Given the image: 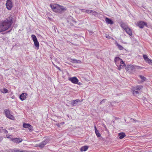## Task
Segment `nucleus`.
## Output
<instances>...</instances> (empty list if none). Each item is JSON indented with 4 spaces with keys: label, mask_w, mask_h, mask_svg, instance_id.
<instances>
[{
    "label": "nucleus",
    "mask_w": 152,
    "mask_h": 152,
    "mask_svg": "<svg viewBox=\"0 0 152 152\" xmlns=\"http://www.w3.org/2000/svg\"><path fill=\"white\" fill-rule=\"evenodd\" d=\"M12 23L11 16L0 23V32L5 31L8 29L11 26Z\"/></svg>",
    "instance_id": "obj_1"
},
{
    "label": "nucleus",
    "mask_w": 152,
    "mask_h": 152,
    "mask_svg": "<svg viewBox=\"0 0 152 152\" xmlns=\"http://www.w3.org/2000/svg\"><path fill=\"white\" fill-rule=\"evenodd\" d=\"M50 6L53 11L58 13L66 10V8L57 4H50Z\"/></svg>",
    "instance_id": "obj_2"
},
{
    "label": "nucleus",
    "mask_w": 152,
    "mask_h": 152,
    "mask_svg": "<svg viewBox=\"0 0 152 152\" xmlns=\"http://www.w3.org/2000/svg\"><path fill=\"white\" fill-rule=\"evenodd\" d=\"M115 62L116 65L118 67V69L120 70L123 68L125 64L122 59L118 57H116L115 59Z\"/></svg>",
    "instance_id": "obj_3"
},
{
    "label": "nucleus",
    "mask_w": 152,
    "mask_h": 152,
    "mask_svg": "<svg viewBox=\"0 0 152 152\" xmlns=\"http://www.w3.org/2000/svg\"><path fill=\"white\" fill-rule=\"evenodd\" d=\"M143 88L141 85H139L135 86L132 88L133 94L134 96H137L140 92V90Z\"/></svg>",
    "instance_id": "obj_4"
},
{
    "label": "nucleus",
    "mask_w": 152,
    "mask_h": 152,
    "mask_svg": "<svg viewBox=\"0 0 152 152\" xmlns=\"http://www.w3.org/2000/svg\"><path fill=\"white\" fill-rule=\"evenodd\" d=\"M4 111L5 115L7 118L12 120L14 119V118L13 116L10 114V111L9 110L6 109L4 110Z\"/></svg>",
    "instance_id": "obj_5"
},
{
    "label": "nucleus",
    "mask_w": 152,
    "mask_h": 152,
    "mask_svg": "<svg viewBox=\"0 0 152 152\" xmlns=\"http://www.w3.org/2000/svg\"><path fill=\"white\" fill-rule=\"evenodd\" d=\"M31 37L32 38L33 41L34 42V44L35 46L38 47V48L39 46V42L37 41L36 36L34 34H32L31 35Z\"/></svg>",
    "instance_id": "obj_6"
},
{
    "label": "nucleus",
    "mask_w": 152,
    "mask_h": 152,
    "mask_svg": "<svg viewBox=\"0 0 152 152\" xmlns=\"http://www.w3.org/2000/svg\"><path fill=\"white\" fill-rule=\"evenodd\" d=\"M137 26L140 28H142L144 26H147L146 23L142 21H140L137 23Z\"/></svg>",
    "instance_id": "obj_7"
},
{
    "label": "nucleus",
    "mask_w": 152,
    "mask_h": 152,
    "mask_svg": "<svg viewBox=\"0 0 152 152\" xmlns=\"http://www.w3.org/2000/svg\"><path fill=\"white\" fill-rule=\"evenodd\" d=\"M6 5L8 10H10L12 7V4L11 0H7Z\"/></svg>",
    "instance_id": "obj_8"
},
{
    "label": "nucleus",
    "mask_w": 152,
    "mask_h": 152,
    "mask_svg": "<svg viewBox=\"0 0 152 152\" xmlns=\"http://www.w3.org/2000/svg\"><path fill=\"white\" fill-rule=\"evenodd\" d=\"M23 127L26 128H28L30 131H32L33 130L32 126L29 124L24 123L23 125Z\"/></svg>",
    "instance_id": "obj_9"
},
{
    "label": "nucleus",
    "mask_w": 152,
    "mask_h": 152,
    "mask_svg": "<svg viewBox=\"0 0 152 152\" xmlns=\"http://www.w3.org/2000/svg\"><path fill=\"white\" fill-rule=\"evenodd\" d=\"M48 142L49 140L48 139L45 140L41 143H39V147L40 148H42Z\"/></svg>",
    "instance_id": "obj_10"
},
{
    "label": "nucleus",
    "mask_w": 152,
    "mask_h": 152,
    "mask_svg": "<svg viewBox=\"0 0 152 152\" xmlns=\"http://www.w3.org/2000/svg\"><path fill=\"white\" fill-rule=\"evenodd\" d=\"M69 80L71 81L72 83L74 84L77 83L78 81V79L75 77H70L69 78Z\"/></svg>",
    "instance_id": "obj_11"
},
{
    "label": "nucleus",
    "mask_w": 152,
    "mask_h": 152,
    "mask_svg": "<svg viewBox=\"0 0 152 152\" xmlns=\"http://www.w3.org/2000/svg\"><path fill=\"white\" fill-rule=\"evenodd\" d=\"M11 140L15 143H19L21 142L23 140L22 139L20 138H14L11 139Z\"/></svg>",
    "instance_id": "obj_12"
},
{
    "label": "nucleus",
    "mask_w": 152,
    "mask_h": 152,
    "mask_svg": "<svg viewBox=\"0 0 152 152\" xmlns=\"http://www.w3.org/2000/svg\"><path fill=\"white\" fill-rule=\"evenodd\" d=\"M27 94L26 93H22L20 96V99L22 101H23L26 99V98Z\"/></svg>",
    "instance_id": "obj_13"
},
{
    "label": "nucleus",
    "mask_w": 152,
    "mask_h": 152,
    "mask_svg": "<svg viewBox=\"0 0 152 152\" xmlns=\"http://www.w3.org/2000/svg\"><path fill=\"white\" fill-rule=\"evenodd\" d=\"M125 31H126V32L130 36H132V31L131 29L128 27L124 29Z\"/></svg>",
    "instance_id": "obj_14"
},
{
    "label": "nucleus",
    "mask_w": 152,
    "mask_h": 152,
    "mask_svg": "<svg viewBox=\"0 0 152 152\" xmlns=\"http://www.w3.org/2000/svg\"><path fill=\"white\" fill-rule=\"evenodd\" d=\"M10 152H23L24 151L20 149L15 148L13 149H10Z\"/></svg>",
    "instance_id": "obj_15"
},
{
    "label": "nucleus",
    "mask_w": 152,
    "mask_h": 152,
    "mask_svg": "<svg viewBox=\"0 0 152 152\" xmlns=\"http://www.w3.org/2000/svg\"><path fill=\"white\" fill-rule=\"evenodd\" d=\"M80 102V100L78 99L73 100L71 102V104L73 106H75L76 105V104L78 102Z\"/></svg>",
    "instance_id": "obj_16"
},
{
    "label": "nucleus",
    "mask_w": 152,
    "mask_h": 152,
    "mask_svg": "<svg viewBox=\"0 0 152 152\" xmlns=\"http://www.w3.org/2000/svg\"><path fill=\"white\" fill-rule=\"evenodd\" d=\"M105 20L108 24H113V22L112 20L107 17L105 18Z\"/></svg>",
    "instance_id": "obj_17"
},
{
    "label": "nucleus",
    "mask_w": 152,
    "mask_h": 152,
    "mask_svg": "<svg viewBox=\"0 0 152 152\" xmlns=\"http://www.w3.org/2000/svg\"><path fill=\"white\" fill-rule=\"evenodd\" d=\"M88 147L87 146H84L80 148V151H86L88 149Z\"/></svg>",
    "instance_id": "obj_18"
},
{
    "label": "nucleus",
    "mask_w": 152,
    "mask_h": 152,
    "mask_svg": "<svg viewBox=\"0 0 152 152\" xmlns=\"http://www.w3.org/2000/svg\"><path fill=\"white\" fill-rule=\"evenodd\" d=\"M121 26L122 28H124V30L125 29V28H126L128 27L126 23L123 22H121Z\"/></svg>",
    "instance_id": "obj_19"
},
{
    "label": "nucleus",
    "mask_w": 152,
    "mask_h": 152,
    "mask_svg": "<svg viewBox=\"0 0 152 152\" xmlns=\"http://www.w3.org/2000/svg\"><path fill=\"white\" fill-rule=\"evenodd\" d=\"M118 136H119V138L120 139H122L125 137L126 136V135L124 133L121 132L118 134Z\"/></svg>",
    "instance_id": "obj_20"
},
{
    "label": "nucleus",
    "mask_w": 152,
    "mask_h": 152,
    "mask_svg": "<svg viewBox=\"0 0 152 152\" xmlns=\"http://www.w3.org/2000/svg\"><path fill=\"white\" fill-rule=\"evenodd\" d=\"M115 44L117 46L119 50H121L124 49V48L122 46L119 44L117 42L115 43Z\"/></svg>",
    "instance_id": "obj_21"
},
{
    "label": "nucleus",
    "mask_w": 152,
    "mask_h": 152,
    "mask_svg": "<svg viewBox=\"0 0 152 152\" xmlns=\"http://www.w3.org/2000/svg\"><path fill=\"white\" fill-rule=\"evenodd\" d=\"M71 62L72 63H73L80 64L81 62V61H80L76 59H72Z\"/></svg>",
    "instance_id": "obj_22"
},
{
    "label": "nucleus",
    "mask_w": 152,
    "mask_h": 152,
    "mask_svg": "<svg viewBox=\"0 0 152 152\" xmlns=\"http://www.w3.org/2000/svg\"><path fill=\"white\" fill-rule=\"evenodd\" d=\"M1 91L3 93L5 94L8 93V90L6 88H4L1 89Z\"/></svg>",
    "instance_id": "obj_23"
},
{
    "label": "nucleus",
    "mask_w": 152,
    "mask_h": 152,
    "mask_svg": "<svg viewBox=\"0 0 152 152\" xmlns=\"http://www.w3.org/2000/svg\"><path fill=\"white\" fill-rule=\"evenodd\" d=\"M139 76L141 79V81L142 82H143L144 81H145L146 80V78L145 77H144L142 75H140Z\"/></svg>",
    "instance_id": "obj_24"
},
{
    "label": "nucleus",
    "mask_w": 152,
    "mask_h": 152,
    "mask_svg": "<svg viewBox=\"0 0 152 152\" xmlns=\"http://www.w3.org/2000/svg\"><path fill=\"white\" fill-rule=\"evenodd\" d=\"M147 63L152 65V61L148 58L145 61Z\"/></svg>",
    "instance_id": "obj_25"
},
{
    "label": "nucleus",
    "mask_w": 152,
    "mask_h": 152,
    "mask_svg": "<svg viewBox=\"0 0 152 152\" xmlns=\"http://www.w3.org/2000/svg\"><path fill=\"white\" fill-rule=\"evenodd\" d=\"M135 67L133 65H130L128 68V69L129 70H133L134 69Z\"/></svg>",
    "instance_id": "obj_26"
},
{
    "label": "nucleus",
    "mask_w": 152,
    "mask_h": 152,
    "mask_svg": "<svg viewBox=\"0 0 152 152\" xmlns=\"http://www.w3.org/2000/svg\"><path fill=\"white\" fill-rule=\"evenodd\" d=\"M95 132V133H96L97 136L98 137H99L101 136V134L99 133V132L98 130H96V131Z\"/></svg>",
    "instance_id": "obj_27"
},
{
    "label": "nucleus",
    "mask_w": 152,
    "mask_h": 152,
    "mask_svg": "<svg viewBox=\"0 0 152 152\" xmlns=\"http://www.w3.org/2000/svg\"><path fill=\"white\" fill-rule=\"evenodd\" d=\"M143 56L144 59L145 61L146 59H147L148 58V56L147 55H143Z\"/></svg>",
    "instance_id": "obj_28"
},
{
    "label": "nucleus",
    "mask_w": 152,
    "mask_h": 152,
    "mask_svg": "<svg viewBox=\"0 0 152 152\" xmlns=\"http://www.w3.org/2000/svg\"><path fill=\"white\" fill-rule=\"evenodd\" d=\"M92 11H93V10H87L86 11V12L87 13H91Z\"/></svg>",
    "instance_id": "obj_29"
},
{
    "label": "nucleus",
    "mask_w": 152,
    "mask_h": 152,
    "mask_svg": "<svg viewBox=\"0 0 152 152\" xmlns=\"http://www.w3.org/2000/svg\"><path fill=\"white\" fill-rule=\"evenodd\" d=\"M93 15H96L97 14V13L94 11L93 10V11L91 12Z\"/></svg>",
    "instance_id": "obj_30"
},
{
    "label": "nucleus",
    "mask_w": 152,
    "mask_h": 152,
    "mask_svg": "<svg viewBox=\"0 0 152 152\" xmlns=\"http://www.w3.org/2000/svg\"><path fill=\"white\" fill-rule=\"evenodd\" d=\"M2 130L3 132L5 134H7V133H8L7 131L5 129H2Z\"/></svg>",
    "instance_id": "obj_31"
},
{
    "label": "nucleus",
    "mask_w": 152,
    "mask_h": 152,
    "mask_svg": "<svg viewBox=\"0 0 152 152\" xmlns=\"http://www.w3.org/2000/svg\"><path fill=\"white\" fill-rule=\"evenodd\" d=\"M106 99H103L100 102V104H102L103 103H104L105 102V100Z\"/></svg>",
    "instance_id": "obj_32"
},
{
    "label": "nucleus",
    "mask_w": 152,
    "mask_h": 152,
    "mask_svg": "<svg viewBox=\"0 0 152 152\" xmlns=\"http://www.w3.org/2000/svg\"><path fill=\"white\" fill-rule=\"evenodd\" d=\"M106 37L107 38L110 39L111 37L108 35H106Z\"/></svg>",
    "instance_id": "obj_33"
},
{
    "label": "nucleus",
    "mask_w": 152,
    "mask_h": 152,
    "mask_svg": "<svg viewBox=\"0 0 152 152\" xmlns=\"http://www.w3.org/2000/svg\"><path fill=\"white\" fill-rule=\"evenodd\" d=\"M76 84H77L79 85H81L82 84V83L80 82H79L78 81L77 82V83H76Z\"/></svg>",
    "instance_id": "obj_34"
},
{
    "label": "nucleus",
    "mask_w": 152,
    "mask_h": 152,
    "mask_svg": "<svg viewBox=\"0 0 152 152\" xmlns=\"http://www.w3.org/2000/svg\"><path fill=\"white\" fill-rule=\"evenodd\" d=\"M60 125H60V123H59H59H58V124H56V125H57L58 127H60Z\"/></svg>",
    "instance_id": "obj_35"
},
{
    "label": "nucleus",
    "mask_w": 152,
    "mask_h": 152,
    "mask_svg": "<svg viewBox=\"0 0 152 152\" xmlns=\"http://www.w3.org/2000/svg\"><path fill=\"white\" fill-rule=\"evenodd\" d=\"M94 127L95 131V132L96 131V130H98L97 129H96V127L95 126H94Z\"/></svg>",
    "instance_id": "obj_36"
},
{
    "label": "nucleus",
    "mask_w": 152,
    "mask_h": 152,
    "mask_svg": "<svg viewBox=\"0 0 152 152\" xmlns=\"http://www.w3.org/2000/svg\"><path fill=\"white\" fill-rule=\"evenodd\" d=\"M60 125H63L64 124V122H62L61 123H60Z\"/></svg>",
    "instance_id": "obj_37"
},
{
    "label": "nucleus",
    "mask_w": 152,
    "mask_h": 152,
    "mask_svg": "<svg viewBox=\"0 0 152 152\" xmlns=\"http://www.w3.org/2000/svg\"><path fill=\"white\" fill-rule=\"evenodd\" d=\"M2 128H3L2 127H0V133L1 132V130Z\"/></svg>",
    "instance_id": "obj_38"
},
{
    "label": "nucleus",
    "mask_w": 152,
    "mask_h": 152,
    "mask_svg": "<svg viewBox=\"0 0 152 152\" xmlns=\"http://www.w3.org/2000/svg\"><path fill=\"white\" fill-rule=\"evenodd\" d=\"M81 10H82V12H85V10H84V9H82Z\"/></svg>",
    "instance_id": "obj_39"
},
{
    "label": "nucleus",
    "mask_w": 152,
    "mask_h": 152,
    "mask_svg": "<svg viewBox=\"0 0 152 152\" xmlns=\"http://www.w3.org/2000/svg\"><path fill=\"white\" fill-rule=\"evenodd\" d=\"M39 144H36L35 145L36 147H39Z\"/></svg>",
    "instance_id": "obj_40"
},
{
    "label": "nucleus",
    "mask_w": 152,
    "mask_h": 152,
    "mask_svg": "<svg viewBox=\"0 0 152 152\" xmlns=\"http://www.w3.org/2000/svg\"><path fill=\"white\" fill-rule=\"evenodd\" d=\"M131 120L132 121H134V120L133 119H132V118L131 119Z\"/></svg>",
    "instance_id": "obj_41"
},
{
    "label": "nucleus",
    "mask_w": 152,
    "mask_h": 152,
    "mask_svg": "<svg viewBox=\"0 0 152 152\" xmlns=\"http://www.w3.org/2000/svg\"><path fill=\"white\" fill-rule=\"evenodd\" d=\"M2 140V137H0V141H1Z\"/></svg>",
    "instance_id": "obj_42"
},
{
    "label": "nucleus",
    "mask_w": 152,
    "mask_h": 152,
    "mask_svg": "<svg viewBox=\"0 0 152 152\" xmlns=\"http://www.w3.org/2000/svg\"><path fill=\"white\" fill-rule=\"evenodd\" d=\"M12 29H11L10 30H9V31H8L7 32H10L12 30Z\"/></svg>",
    "instance_id": "obj_43"
},
{
    "label": "nucleus",
    "mask_w": 152,
    "mask_h": 152,
    "mask_svg": "<svg viewBox=\"0 0 152 152\" xmlns=\"http://www.w3.org/2000/svg\"><path fill=\"white\" fill-rule=\"evenodd\" d=\"M0 152H4L2 151H0Z\"/></svg>",
    "instance_id": "obj_44"
}]
</instances>
